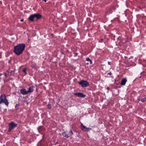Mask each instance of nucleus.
Masks as SVG:
<instances>
[{
    "mask_svg": "<svg viewBox=\"0 0 146 146\" xmlns=\"http://www.w3.org/2000/svg\"><path fill=\"white\" fill-rule=\"evenodd\" d=\"M78 83L83 87H87L89 85L87 81L84 80H82L78 82Z\"/></svg>",
    "mask_w": 146,
    "mask_h": 146,
    "instance_id": "nucleus-3",
    "label": "nucleus"
},
{
    "mask_svg": "<svg viewBox=\"0 0 146 146\" xmlns=\"http://www.w3.org/2000/svg\"><path fill=\"white\" fill-rule=\"evenodd\" d=\"M138 100L139 101H141L142 102H145L146 100V99L145 98L141 99V98H139Z\"/></svg>",
    "mask_w": 146,
    "mask_h": 146,
    "instance_id": "nucleus-13",
    "label": "nucleus"
},
{
    "mask_svg": "<svg viewBox=\"0 0 146 146\" xmlns=\"http://www.w3.org/2000/svg\"><path fill=\"white\" fill-rule=\"evenodd\" d=\"M1 75L2 76H3L4 78H5V77H6L7 76L6 74L5 73H3V74H1Z\"/></svg>",
    "mask_w": 146,
    "mask_h": 146,
    "instance_id": "nucleus-15",
    "label": "nucleus"
},
{
    "mask_svg": "<svg viewBox=\"0 0 146 146\" xmlns=\"http://www.w3.org/2000/svg\"><path fill=\"white\" fill-rule=\"evenodd\" d=\"M17 125V124L14 123L12 121L9 124V131H11L12 129L16 127Z\"/></svg>",
    "mask_w": 146,
    "mask_h": 146,
    "instance_id": "nucleus-4",
    "label": "nucleus"
},
{
    "mask_svg": "<svg viewBox=\"0 0 146 146\" xmlns=\"http://www.w3.org/2000/svg\"><path fill=\"white\" fill-rule=\"evenodd\" d=\"M47 107L49 109H50L51 108V105L50 104H48L47 105Z\"/></svg>",
    "mask_w": 146,
    "mask_h": 146,
    "instance_id": "nucleus-16",
    "label": "nucleus"
},
{
    "mask_svg": "<svg viewBox=\"0 0 146 146\" xmlns=\"http://www.w3.org/2000/svg\"><path fill=\"white\" fill-rule=\"evenodd\" d=\"M43 1H44L45 2H46V0H42Z\"/></svg>",
    "mask_w": 146,
    "mask_h": 146,
    "instance_id": "nucleus-21",
    "label": "nucleus"
},
{
    "mask_svg": "<svg viewBox=\"0 0 146 146\" xmlns=\"http://www.w3.org/2000/svg\"><path fill=\"white\" fill-rule=\"evenodd\" d=\"M23 21H24V20L23 19H21V21H22V22Z\"/></svg>",
    "mask_w": 146,
    "mask_h": 146,
    "instance_id": "nucleus-18",
    "label": "nucleus"
},
{
    "mask_svg": "<svg viewBox=\"0 0 146 146\" xmlns=\"http://www.w3.org/2000/svg\"><path fill=\"white\" fill-rule=\"evenodd\" d=\"M35 16L34 15H31L29 18V19L32 21H34V19L35 18Z\"/></svg>",
    "mask_w": 146,
    "mask_h": 146,
    "instance_id": "nucleus-12",
    "label": "nucleus"
},
{
    "mask_svg": "<svg viewBox=\"0 0 146 146\" xmlns=\"http://www.w3.org/2000/svg\"><path fill=\"white\" fill-rule=\"evenodd\" d=\"M107 89H109V88H107Z\"/></svg>",
    "mask_w": 146,
    "mask_h": 146,
    "instance_id": "nucleus-22",
    "label": "nucleus"
},
{
    "mask_svg": "<svg viewBox=\"0 0 146 146\" xmlns=\"http://www.w3.org/2000/svg\"><path fill=\"white\" fill-rule=\"evenodd\" d=\"M23 72L25 73V74H27V72H26V69H25L23 70Z\"/></svg>",
    "mask_w": 146,
    "mask_h": 146,
    "instance_id": "nucleus-17",
    "label": "nucleus"
},
{
    "mask_svg": "<svg viewBox=\"0 0 146 146\" xmlns=\"http://www.w3.org/2000/svg\"><path fill=\"white\" fill-rule=\"evenodd\" d=\"M108 74L110 75H111V72H110L109 73H108Z\"/></svg>",
    "mask_w": 146,
    "mask_h": 146,
    "instance_id": "nucleus-19",
    "label": "nucleus"
},
{
    "mask_svg": "<svg viewBox=\"0 0 146 146\" xmlns=\"http://www.w3.org/2000/svg\"><path fill=\"white\" fill-rule=\"evenodd\" d=\"M86 60L87 61H89L90 62V63L91 64L92 63V61L89 58H87L86 59Z\"/></svg>",
    "mask_w": 146,
    "mask_h": 146,
    "instance_id": "nucleus-14",
    "label": "nucleus"
},
{
    "mask_svg": "<svg viewBox=\"0 0 146 146\" xmlns=\"http://www.w3.org/2000/svg\"><path fill=\"white\" fill-rule=\"evenodd\" d=\"M72 134V131H65L62 133L63 136L66 138H68Z\"/></svg>",
    "mask_w": 146,
    "mask_h": 146,
    "instance_id": "nucleus-5",
    "label": "nucleus"
},
{
    "mask_svg": "<svg viewBox=\"0 0 146 146\" xmlns=\"http://www.w3.org/2000/svg\"><path fill=\"white\" fill-rule=\"evenodd\" d=\"M35 17H36L37 19H40L42 17V16L41 15L39 14H34Z\"/></svg>",
    "mask_w": 146,
    "mask_h": 146,
    "instance_id": "nucleus-11",
    "label": "nucleus"
},
{
    "mask_svg": "<svg viewBox=\"0 0 146 146\" xmlns=\"http://www.w3.org/2000/svg\"><path fill=\"white\" fill-rule=\"evenodd\" d=\"M20 92L23 95H26L28 94L27 91L25 88H23L20 90Z\"/></svg>",
    "mask_w": 146,
    "mask_h": 146,
    "instance_id": "nucleus-8",
    "label": "nucleus"
},
{
    "mask_svg": "<svg viewBox=\"0 0 146 146\" xmlns=\"http://www.w3.org/2000/svg\"><path fill=\"white\" fill-rule=\"evenodd\" d=\"M74 94L76 96L80 97H84L86 95H84L83 93H77Z\"/></svg>",
    "mask_w": 146,
    "mask_h": 146,
    "instance_id": "nucleus-7",
    "label": "nucleus"
},
{
    "mask_svg": "<svg viewBox=\"0 0 146 146\" xmlns=\"http://www.w3.org/2000/svg\"><path fill=\"white\" fill-rule=\"evenodd\" d=\"M108 63L110 65V62H108Z\"/></svg>",
    "mask_w": 146,
    "mask_h": 146,
    "instance_id": "nucleus-20",
    "label": "nucleus"
},
{
    "mask_svg": "<svg viewBox=\"0 0 146 146\" xmlns=\"http://www.w3.org/2000/svg\"><path fill=\"white\" fill-rule=\"evenodd\" d=\"M2 103H4L7 106L9 104L8 100L6 99V97L5 94L1 95L0 97V104Z\"/></svg>",
    "mask_w": 146,
    "mask_h": 146,
    "instance_id": "nucleus-2",
    "label": "nucleus"
},
{
    "mask_svg": "<svg viewBox=\"0 0 146 146\" xmlns=\"http://www.w3.org/2000/svg\"><path fill=\"white\" fill-rule=\"evenodd\" d=\"M127 81V79L126 78H123L122 79L121 82V85H125Z\"/></svg>",
    "mask_w": 146,
    "mask_h": 146,
    "instance_id": "nucleus-9",
    "label": "nucleus"
},
{
    "mask_svg": "<svg viewBox=\"0 0 146 146\" xmlns=\"http://www.w3.org/2000/svg\"><path fill=\"white\" fill-rule=\"evenodd\" d=\"M25 47V45L24 44H19L16 46H15L14 48V52L15 54L17 55H19L21 54Z\"/></svg>",
    "mask_w": 146,
    "mask_h": 146,
    "instance_id": "nucleus-1",
    "label": "nucleus"
},
{
    "mask_svg": "<svg viewBox=\"0 0 146 146\" xmlns=\"http://www.w3.org/2000/svg\"><path fill=\"white\" fill-rule=\"evenodd\" d=\"M81 128L84 131H87L91 129L90 128H89L86 127L82 123L81 124Z\"/></svg>",
    "mask_w": 146,
    "mask_h": 146,
    "instance_id": "nucleus-6",
    "label": "nucleus"
},
{
    "mask_svg": "<svg viewBox=\"0 0 146 146\" xmlns=\"http://www.w3.org/2000/svg\"><path fill=\"white\" fill-rule=\"evenodd\" d=\"M27 91V92L28 93H31L33 91V87L31 86L30 87Z\"/></svg>",
    "mask_w": 146,
    "mask_h": 146,
    "instance_id": "nucleus-10",
    "label": "nucleus"
}]
</instances>
